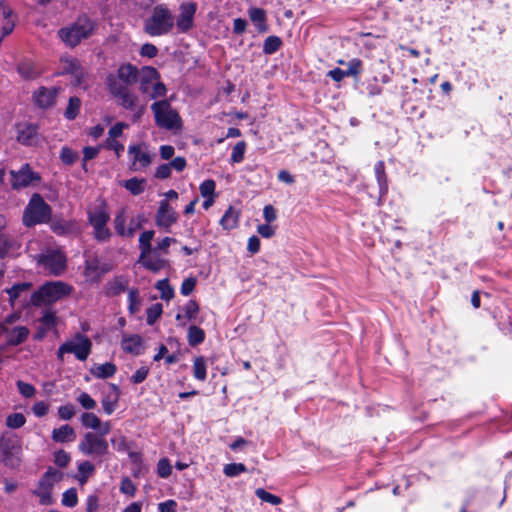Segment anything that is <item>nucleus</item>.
Here are the masks:
<instances>
[{"label": "nucleus", "mask_w": 512, "mask_h": 512, "mask_svg": "<svg viewBox=\"0 0 512 512\" xmlns=\"http://www.w3.org/2000/svg\"><path fill=\"white\" fill-rule=\"evenodd\" d=\"M107 270L101 267L97 257L88 258L85 261L84 275L90 281L96 282Z\"/></svg>", "instance_id": "4be33fe9"}, {"label": "nucleus", "mask_w": 512, "mask_h": 512, "mask_svg": "<svg viewBox=\"0 0 512 512\" xmlns=\"http://www.w3.org/2000/svg\"><path fill=\"white\" fill-rule=\"evenodd\" d=\"M57 93L58 89L55 87H40L34 92L33 99L37 106L45 109L54 105Z\"/></svg>", "instance_id": "aec40b11"}, {"label": "nucleus", "mask_w": 512, "mask_h": 512, "mask_svg": "<svg viewBox=\"0 0 512 512\" xmlns=\"http://www.w3.org/2000/svg\"><path fill=\"white\" fill-rule=\"evenodd\" d=\"M18 72L26 79L36 78L40 72L36 70V67L29 62H23L18 66Z\"/></svg>", "instance_id": "37998d69"}, {"label": "nucleus", "mask_w": 512, "mask_h": 512, "mask_svg": "<svg viewBox=\"0 0 512 512\" xmlns=\"http://www.w3.org/2000/svg\"><path fill=\"white\" fill-rule=\"evenodd\" d=\"M16 384L22 396L26 398H32L35 395L36 389L33 385L23 382L21 380L17 381Z\"/></svg>", "instance_id": "052dcab7"}, {"label": "nucleus", "mask_w": 512, "mask_h": 512, "mask_svg": "<svg viewBox=\"0 0 512 512\" xmlns=\"http://www.w3.org/2000/svg\"><path fill=\"white\" fill-rule=\"evenodd\" d=\"M120 491L123 494L129 495V496H134V494L136 492V487L130 478L125 477L121 482Z\"/></svg>", "instance_id": "774afa93"}, {"label": "nucleus", "mask_w": 512, "mask_h": 512, "mask_svg": "<svg viewBox=\"0 0 512 512\" xmlns=\"http://www.w3.org/2000/svg\"><path fill=\"white\" fill-rule=\"evenodd\" d=\"M110 215L103 206L96 207L88 212V221L93 227L94 238L99 242H106L111 237L107 227Z\"/></svg>", "instance_id": "0eeeda50"}, {"label": "nucleus", "mask_w": 512, "mask_h": 512, "mask_svg": "<svg viewBox=\"0 0 512 512\" xmlns=\"http://www.w3.org/2000/svg\"><path fill=\"white\" fill-rule=\"evenodd\" d=\"M175 16L166 4H157L151 8L143 20V31L150 37H161L172 32Z\"/></svg>", "instance_id": "f257e3e1"}, {"label": "nucleus", "mask_w": 512, "mask_h": 512, "mask_svg": "<svg viewBox=\"0 0 512 512\" xmlns=\"http://www.w3.org/2000/svg\"><path fill=\"white\" fill-rule=\"evenodd\" d=\"M129 310L131 313H136L140 308V300L138 297V291L136 289L129 290L128 293Z\"/></svg>", "instance_id": "e2e57ef3"}, {"label": "nucleus", "mask_w": 512, "mask_h": 512, "mask_svg": "<svg viewBox=\"0 0 512 512\" xmlns=\"http://www.w3.org/2000/svg\"><path fill=\"white\" fill-rule=\"evenodd\" d=\"M126 221H127V215H126V209L121 208L114 218V228L118 235L121 237H128L131 238V230H127L126 227Z\"/></svg>", "instance_id": "cd10ccee"}, {"label": "nucleus", "mask_w": 512, "mask_h": 512, "mask_svg": "<svg viewBox=\"0 0 512 512\" xmlns=\"http://www.w3.org/2000/svg\"><path fill=\"white\" fill-rule=\"evenodd\" d=\"M131 194L133 195H139L145 191L146 187V180L145 179H138V178H131L129 180H126L122 184Z\"/></svg>", "instance_id": "2f4dec72"}, {"label": "nucleus", "mask_w": 512, "mask_h": 512, "mask_svg": "<svg viewBox=\"0 0 512 512\" xmlns=\"http://www.w3.org/2000/svg\"><path fill=\"white\" fill-rule=\"evenodd\" d=\"M163 307L160 303L151 305L146 310V321L149 325H153L157 319L161 316Z\"/></svg>", "instance_id": "a18cd8bd"}, {"label": "nucleus", "mask_w": 512, "mask_h": 512, "mask_svg": "<svg viewBox=\"0 0 512 512\" xmlns=\"http://www.w3.org/2000/svg\"><path fill=\"white\" fill-rule=\"evenodd\" d=\"M81 101L78 97H71L68 106L65 109L64 115L67 119L73 120L79 113Z\"/></svg>", "instance_id": "ea45409f"}, {"label": "nucleus", "mask_w": 512, "mask_h": 512, "mask_svg": "<svg viewBox=\"0 0 512 512\" xmlns=\"http://www.w3.org/2000/svg\"><path fill=\"white\" fill-rule=\"evenodd\" d=\"M238 221H239V212L234 209L233 207H229L224 215L222 216V218L220 219V225L225 229V230H231L233 228H235L237 225H238Z\"/></svg>", "instance_id": "c85d7f7f"}, {"label": "nucleus", "mask_w": 512, "mask_h": 512, "mask_svg": "<svg viewBox=\"0 0 512 512\" xmlns=\"http://www.w3.org/2000/svg\"><path fill=\"white\" fill-rule=\"evenodd\" d=\"M95 470L94 465L89 461H83L78 465V471L80 476L78 478L80 484H85L90 475L93 474Z\"/></svg>", "instance_id": "a19ab883"}, {"label": "nucleus", "mask_w": 512, "mask_h": 512, "mask_svg": "<svg viewBox=\"0 0 512 512\" xmlns=\"http://www.w3.org/2000/svg\"><path fill=\"white\" fill-rule=\"evenodd\" d=\"M0 449L5 465L15 468L21 462L22 447L19 439L12 434H4L0 439Z\"/></svg>", "instance_id": "1a4fd4ad"}, {"label": "nucleus", "mask_w": 512, "mask_h": 512, "mask_svg": "<svg viewBox=\"0 0 512 512\" xmlns=\"http://www.w3.org/2000/svg\"><path fill=\"white\" fill-rule=\"evenodd\" d=\"M18 247L19 245L14 239L4 234L0 235V258H4L10 251L17 249Z\"/></svg>", "instance_id": "72a5a7b5"}, {"label": "nucleus", "mask_w": 512, "mask_h": 512, "mask_svg": "<svg viewBox=\"0 0 512 512\" xmlns=\"http://www.w3.org/2000/svg\"><path fill=\"white\" fill-rule=\"evenodd\" d=\"M38 263L48 273L56 276L62 274L66 269V257L60 251H47L40 255Z\"/></svg>", "instance_id": "ddd939ff"}, {"label": "nucleus", "mask_w": 512, "mask_h": 512, "mask_svg": "<svg viewBox=\"0 0 512 512\" xmlns=\"http://www.w3.org/2000/svg\"><path fill=\"white\" fill-rule=\"evenodd\" d=\"M281 39L277 36H269L264 41L263 52L265 54L275 53L281 46Z\"/></svg>", "instance_id": "49530a36"}, {"label": "nucleus", "mask_w": 512, "mask_h": 512, "mask_svg": "<svg viewBox=\"0 0 512 512\" xmlns=\"http://www.w3.org/2000/svg\"><path fill=\"white\" fill-rule=\"evenodd\" d=\"M197 5L194 2H184L179 7V14L175 25L179 33H186L194 26V16Z\"/></svg>", "instance_id": "dca6fc26"}, {"label": "nucleus", "mask_w": 512, "mask_h": 512, "mask_svg": "<svg viewBox=\"0 0 512 512\" xmlns=\"http://www.w3.org/2000/svg\"><path fill=\"white\" fill-rule=\"evenodd\" d=\"M61 161L66 165H72L78 159V154L69 147H63L60 153Z\"/></svg>", "instance_id": "6e6d98bb"}, {"label": "nucleus", "mask_w": 512, "mask_h": 512, "mask_svg": "<svg viewBox=\"0 0 512 512\" xmlns=\"http://www.w3.org/2000/svg\"><path fill=\"white\" fill-rule=\"evenodd\" d=\"M155 232L153 230L144 231L139 237V249L142 252L152 249L151 241L153 240Z\"/></svg>", "instance_id": "de8ad7c7"}, {"label": "nucleus", "mask_w": 512, "mask_h": 512, "mask_svg": "<svg viewBox=\"0 0 512 512\" xmlns=\"http://www.w3.org/2000/svg\"><path fill=\"white\" fill-rule=\"evenodd\" d=\"M111 444L116 450L121 451V452H124L128 449L126 438H125V436H123L121 434L114 435L111 438Z\"/></svg>", "instance_id": "69168bd1"}, {"label": "nucleus", "mask_w": 512, "mask_h": 512, "mask_svg": "<svg viewBox=\"0 0 512 512\" xmlns=\"http://www.w3.org/2000/svg\"><path fill=\"white\" fill-rule=\"evenodd\" d=\"M128 154L131 158L130 169L133 171L145 170L152 163L153 156L143 144L129 146Z\"/></svg>", "instance_id": "2eb2a0df"}, {"label": "nucleus", "mask_w": 512, "mask_h": 512, "mask_svg": "<svg viewBox=\"0 0 512 512\" xmlns=\"http://www.w3.org/2000/svg\"><path fill=\"white\" fill-rule=\"evenodd\" d=\"M63 73L71 74L75 79V84L79 85L84 77V71L77 59L64 57L61 59Z\"/></svg>", "instance_id": "412c9836"}, {"label": "nucleus", "mask_w": 512, "mask_h": 512, "mask_svg": "<svg viewBox=\"0 0 512 512\" xmlns=\"http://www.w3.org/2000/svg\"><path fill=\"white\" fill-rule=\"evenodd\" d=\"M109 445L104 437L92 432L86 433L79 443L84 455L103 456L108 453Z\"/></svg>", "instance_id": "9b49d317"}, {"label": "nucleus", "mask_w": 512, "mask_h": 512, "mask_svg": "<svg viewBox=\"0 0 512 512\" xmlns=\"http://www.w3.org/2000/svg\"><path fill=\"white\" fill-rule=\"evenodd\" d=\"M121 347L127 353L140 355L142 353V338L139 335H124Z\"/></svg>", "instance_id": "5701e85b"}, {"label": "nucleus", "mask_w": 512, "mask_h": 512, "mask_svg": "<svg viewBox=\"0 0 512 512\" xmlns=\"http://www.w3.org/2000/svg\"><path fill=\"white\" fill-rule=\"evenodd\" d=\"M165 256L162 252L152 247L149 251L140 253L139 263L152 272H158L168 264Z\"/></svg>", "instance_id": "f3484780"}, {"label": "nucleus", "mask_w": 512, "mask_h": 512, "mask_svg": "<svg viewBox=\"0 0 512 512\" xmlns=\"http://www.w3.org/2000/svg\"><path fill=\"white\" fill-rule=\"evenodd\" d=\"M77 401L86 410H92L96 407V401L86 392H82L78 397Z\"/></svg>", "instance_id": "bf43d9fd"}, {"label": "nucleus", "mask_w": 512, "mask_h": 512, "mask_svg": "<svg viewBox=\"0 0 512 512\" xmlns=\"http://www.w3.org/2000/svg\"><path fill=\"white\" fill-rule=\"evenodd\" d=\"M127 286H128V281L125 278H123V277L116 278L109 283L108 288H107V294L110 296L119 295L126 290Z\"/></svg>", "instance_id": "f704fd0d"}, {"label": "nucleus", "mask_w": 512, "mask_h": 512, "mask_svg": "<svg viewBox=\"0 0 512 512\" xmlns=\"http://www.w3.org/2000/svg\"><path fill=\"white\" fill-rule=\"evenodd\" d=\"M76 438L74 429L69 425H62L52 432V439L55 442L66 443L73 442Z\"/></svg>", "instance_id": "a878e982"}, {"label": "nucleus", "mask_w": 512, "mask_h": 512, "mask_svg": "<svg viewBox=\"0 0 512 512\" xmlns=\"http://www.w3.org/2000/svg\"><path fill=\"white\" fill-rule=\"evenodd\" d=\"M58 415L62 420H70L75 415V408L72 404L60 406Z\"/></svg>", "instance_id": "338daca9"}, {"label": "nucleus", "mask_w": 512, "mask_h": 512, "mask_svg": "<svg viewBox=\"0 0 512 512\" xmlns=\"http://www.w3.org/2000/svg\"><path fill=\"white\" fill-rule=\"evenodd\" d=\"M110 389L111 392L102 399V407L107 415H111L115 411L120 393L119 388L114 384L110 385Z\"/></svg>", "instance_id": "393cba45"}, {"label": "nucleus", "mask_w": 512, "mask_h": 512, "mask_svg": "<svg viewBox=\"0 0 512 512\" xmlns=\"http://www.w3.org/2000/svg\"><path fill=\"white\" fill-rule=\"evenodd\" d=\"M26 422V418L22 413H13L10 414L6 419V424L8 427L17 429L22 427Z\"/></svg>", "instance_id": "864d4df0"}, {"label": "nucleus", "mask_w": 512, "mask_h": 512, "mask_svg": "<svg viewBox=\"0 0 512 512\" xmlns=\"http://www.w3.org/2000/svg\"><path fill=\"white\" fill-rule=\"evenodd\" d=\"M154 114L155 123L160 128L167 130L178 129L181 127V117L167 100L156 101L151 105Z\"/></svg>", "instance_id": "39448f33"}, {"label": "nucleus", "mask_w": 512, "mask_h": 512, "mask_svg": "<svg viewBox=\"0 0 512 512\" xmlns=\"http://www.w3.org/2000/svg\"><path fill=\"white\" fill-rule=\"evenodd\" d=\"M116 366L111 362H106L104 364L94 365L90 372L91 374L99 379H106L112 377L116 373Z\"/></svg>", "instance_id": "bb28decb"}, {"label": "nucleus", "mask_w": 512, "mask_h": 512, "mask_svg": "<svg viewBox=\"0 0 512 512\" xmlns=\"http://www.w3.org/2000/svg\"><path fill=\"white\" fill-rule=\"evenodd\" d=\"M246 150V142L239 141L232 149L231 153V162L232 163H240L244 159V154Z\"/></svg>", "instance_id": "09e8293b"}, {"label": "nucleus", "mask_w": 512, "mask_h": 512, "mask_svg": "<svg viewBox=\"0 0 512 512\" xmlns=\"http://www.w3.org/2000/svg\"><path fill=\"white\" fill-rule=\"evenodd\" d=\"M70 459V455L64 450H59L54 453V462L59 467H66Z\"/></svg>", "instance_id": "0e129e2a"}, {"label": "nucleus", "mask_w": 512, "mask_h": 512, "mask_svg": "<svg viewBox=\"0 0 512 512\" xmlns=\"http://www.w3.org/2000/svg\"><path fill=\"white\" fill-rule=\"evenodd\" d=\"M178 220V214L174 208L168 203L167 200H163L159 204L155 216V223L158 227L169 231L170 227L175 224Z\"/></svg>", "instance_id": "a211bd4d"}, {"label": "nucleus", "mask_w": 512, "mask_h": 512, "mask_svg": "<svg viewBox=\"0 0 512 512\" xmlns=\"http://www.w3.org/2000/svg\"><path fill=\"white\" fill-rule=\"evenodd\" d=\"M137 74L136 67L131 64H124L118 68L117 74L114 76L130 86L137 81Z\"/></svg>", "instance_id": "b1692460"}, {"label": "nucleus", "mask_w": 512, "mask_h": 512, "mask_svg": "<svg viewBox=\"0 0 512 512\" xmlns=\"http://www.w3.org/2000/svg\"><path fill=\"white\" fill-rule=\"evenodd\" d=\"M374 170H375V174H376V177H377V181H378L380 190L381 191L382 190H386L387 189V184H386L384 162L383 161H378L375 164Z\"/></svg>", "instance_id": "603ef678"}, {"label": "nucleus", "mask_w": 512, "mask_h": 512, "mask_svg": "<svg viewBox=\"0 0 512 512\" xmlns=\"http://www.w3.org/2000/svg\"><path fill=\"white\" fill-rule=\"evenodd\" d=\"M31 288V284L28 282L15 284L13 287L7 290L9 294V300L12 304L18 299L22 293L28 292Z\"/></svg>", "instance_id": "e433bc0d"}, {"label": "nucleus", "mask_w": 512, "mask_h": 512, "mask_svg": "<svg viewBox=\"0 0 512 512\" xmlns=\"http://www.w3.org/2000/svg\"><path fill=\"white\" fill-rule=\"evenodd\" d=\"M140 90L156 99L166 96V86L159 81V73L153 67H144L140 76Z\"/></svg>", "instance_id": "423d86ee"}, {"label": "nucleus", "mask_w": 512, "mask_h": 512, "mask_svg": "<svg viewBox=\"0 0 512 512\" xmlns=\"http://www.w3.org/2000/svg\"><path fill=\"white\" fill-rule=\"evenodd\" d=\"M78 502L75 488H70L63 493L62 504L67 507H74Z\"/></svg>", "instance_id": "4d7b16f0"}, {"label": "nucleus", "mask_w": 512, "mask_h": 512, "mask_svg": "<svg viewBox=\"0 0 512 512\" xmlns=\"http://www.w3.org/2000/svg\"><path fill=\"white\" fill-rule=\"evenodd\" d=\"M63 474L55 469H48L46 473L39 480L37 488L33 494L39 498L41 505H51L53 498L51 491L56 483L62 480Z\"/></svg>", "instance_id": "6e6552de"}, {"label": "nucleus", "mask_w": 512, "mask_h": 512, "mask_svg": "<svg viewBox=\"0 0 512 512\" xmlns=\"http://www.w3.org/2000/svg\"><path fill=\"white\" fill-rule=\"evenodd\" d=\"M156 289L160 292L161 298L163 300H171L174 296V290L170 286L167 279H163L157 282L155 285Z\"/></svg>", "instance_id": "79ce46f5"}, {"label": "nucleus", "mask_w": 512, "mask_h": 512, "mask_svg": "<svg viewBox=\"0 0 512 512\" xmlns=\"http://www.w3.org/2000/svg\"><path fill=\"white\" fill-rule=\"evenodd\" d=\"M205 339V332L198 326L192 325L188 329L187 340L190 346L201 344Z\"/></svg>", "instance_id": "473e14b6"}, {"label": "nucleus", "mask_w": 512, "mask_h": 512, "mask_svg": "<svg viewBox=\"0 0 512 512\" xmlns=\"http://www.w3.org/2000/svg\"><path fill=\"white\" fill-rule=\"evenodd\" d=\"M52 209L38 193L32 195L23 213L26 227L47 223L51 219Z\"/></svg>", "instance_id": "20e7f679"}, {"label": "nucleus", "mask_w": 512, "mask_h": 512, "mask_svg": "<svg viewBox=\"0 0 512 512\" xmlns=\"http://www.w3.org/2000/svg\"><path fill=\"white\" fill-rule=\"evenodd\" d=\"M91 347V340L87 336L77 333L72 340L61 345V352L72 353L78 360L85 361L91 352Z\"/></svg>", "instance_id": "f8f14e48"}, {"label": "nucleus", "mask_w": 512, "mask_h": 512, "mask_svg": "<svg viewBox=\"0 0 512 512\" xmlns=\"http://www.w3.org/2000/svg\"><path fill=\"white\" fill-rule=\"evenodd\" d=\"M216 184L214 180L208 179L201 183L199 189L203 197L214 196Z\"/></svg>", "instance_id": "680f3d73"}, {"label": "nucleus", "mask_w": 512, "mask_h": 512, "mask_svg": "<svg viewBox=\"0 0 512 512\" xmlns=\"http://www.w3.org/2000/svg\"><path fill=\"white\" fill-rule=\"evenodd\" d=\"M73 287L62 281H50L42 285L30 298L34 306L54 304L71 295Z\"/></svg>", "instance_id": "f03ea898"}, {"label": "nucleus", "mask_w": 512, "mask_h": 512, "mask_svg": "<svg viewBox=\"0 0 512 512\" xmlns=\"http://www.w3.org/2000/svg\"><path fill=\"white\" fill-rule=\"evenodd\" d=\"M40 322L46 330H51L56 327L58 318L54 311L48 309L44 311L42 317L40 318Z\"/></svg>", "instance_id": "c03bdc74"}, {"label": "nucleus", "mask_w": 512, "mask_h": 512, "mask_svg": "<svg viewBox=\"0 0 512 512\" xmlns=\"http://www.w3.org/2000/svg\"><path fill=\"white\" fill-rule=\"evenodd\" d=\"M255 494L262 501L270 503L272 505H279L282 502L280 497L267 492L263 488L256 489Z\"/></svg>", "instance_id": "8fccbe9b"}, {"label": "nucleus", "mask_w": 512, "mask_h": 512, "mask_svg": "<svg viewBox=\"0 0 512 512\" xmlns=\"http://www.w3.org/2000/svg\"><path fill=\"white\" fill-rule=\"evenodd\" d=\"M95 30V23L87 16L79 17L75 22L58 31L59 38L69 47L77 46L89 38Z\"/></svg>", "instance_id": "7ed1b4c3"}, {"label": "nucleus", "mask_w": 512, "mask_h": 512, "mask_svg": "<svg viewBox=\"0 0 512 512\" xmlns=\"http://www.w3.org/2000/svg\"><path fill=\"white\" fill-rule=\"evenodd\" d=\"M157 473L161 478H168L172 473V467L168 459H160L157 464Z\"/></svg>", "instance_id": "13d9d810"}, {"label": "nucleus", "mask_w": 512, "mask_h": 512, "mask_svg": "<svg viewBox=\"0 0 512 512\" xmlns=\"http://www.w3.org/2000/svg\"><path fill=\"white\" fill-rule=\"evenodd\" d=\"M118 99V103L125 109L133 110L136 108L138 103V97L129 88L122 93L115 96Z\"/></svg>", "instance_id": "c756f323"}, {"label": "nucleus", "mask_w": 512, "mask_h": 512, "mask_svg": "<svg viewBox=\"0 0 512 512\" xmlns=\"http://www.w3.org/2000/svg\"><path fill=\"white\" fill-rule=\"evenodd\" d=\"M249 17L251 21L258 27L259 30H264L266 13L261 8H252L249 10Z\"/></svg>", "instance_id": "4c0bfd02"}, {"label": "nucleus", "mask_w": 512, "mask_h": 512, "mask_svg": "<svg viewBox=\"0 0 512 512\" xmlns=\"http://www.w3.org/2000/svg\"><path fill=\"white\" fill-rule=\"evenodd\" d=\"M29 335L25 326H12V320L8 319L0 324V348L5 345H18L24 342Z\"/></svg>", "instance_id": "9d476101"}, {"label": "nucleus", "mask_w": 512, "mask_h": 512, "mask_svg": "<svg viewBox=\"0 0 512 512\" xmlns=\"http://www.w3.org/2000/svg\"><path fill=\"white\" fill-rule=\"evenodd\" d=\"M11 185L14 189H21L40 182L41 176L34 172L29 164H23L17 171L11 170Z\"/></svg>", "instance_id": "4468645a"}, {"label": "nucleus", "mask_w": 512, "mask_h": 512, "mask_svg": "<svg viewBox=\"0 0 512 512\" xmlns=\"http://www.w3.org/2000/svg\"><path fill=\"white\" fill-rule=\"evenodd\" d=\"M184 316L187 320H194L199 312V305L195 300H189L183 307Z\"/></svg>", "instance_id": "5fc2aeb1"}, {"label": "nucleus", "mask_w": 512, "mask_h": 512, "mask_svg": "<svg viewBox=\"0 0 512 512\" xmlns=\"http://www.w3.org/2000/svg\"><path fill=\"white\" fill-rule=\"evenodd\" d=\"M246 470V466L242 463H231L224 466L223 472L227 477H235Z\"/></svg>", "instance_id": "3c124183"}, {"label": "nucleus", "mask_w": 512, "mask_h": 512, "mask_svg": "<svg viewBox=\"0 0 512 512\" xmlns=\"http://www.w3.org/2000/svg\"><path fill=\"white\" fill-rule=\"evenodd\" d=\"M16 139L19 143L31 146L36 145L39 140L37 127L31 124H19L16 127Z\"/></svg>", "instance_id": "6ab92c4d"}, {"label": "nucleus", "mask_w": 512, "mask_h": 512, "mask_svg": "<svg viewBox=\"0 0 512 512\" xmlns=\"http://www.w3.org/2000/svg\"><path fill=\"white\" fill-rule=\"evenodd\" d=\"M81 424L85 428H90L93 430H98L100 428V419L99 417L92 412H85L81 415Z\"/></svg>", "instance_id": "58836bf2"}, {"label": "nucleus", "mask_w": 512, "mask_h": 512, "mask_svg": "<svg viewBox=\"0 0 512 512\" xmlns=\"http://www.w3.org/2000/svg\"><path fill=\"white\" fill-rule=\"evenodd\" d=\"M193 376L198 381H205L207 378V362L203 356L195 357L193 360Z\"/></svg>", "instance_id": "7c9ffc66"}, {"label": "nucleus", "mask_w": 512, "mask_h": 512, "mask_svg": "<svg viewBox=\"0 0 512 512\" xmlns=\"http://www.w3.org/2000/svg\"><path fill=\"white\" fill-rule=\"evenodd\" d=\"M107 85L110 93L114 97L129 88V85H126V83L120 81L119 78L115 77L114 75H110L107 78Z\"/></svg>", "instance_id": "c9c22d12"}]
</instances>
